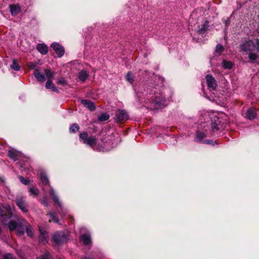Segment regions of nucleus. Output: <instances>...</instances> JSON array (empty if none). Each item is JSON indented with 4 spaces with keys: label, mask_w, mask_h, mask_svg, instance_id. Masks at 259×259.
Returning <instances> with one entry per match:
<instances>
[{
    "label": "nucleus",
    "mask_w": 259,
    "mask_h": 259,
    "mask_svg": "<svg viewBox=\"0 0 259 259\" xmlns=\"http://www.w3.org/2000/svg\"><path fill=\"white\" fill-rule=\"evenodd\" d=\"M50 254L49 252H46L44 254L40 255L39 257H36V259H50Z\"/></svg>",
    "instance_id": "39"
},
{
    "label": "nucleus",
    "mask_w": 259,
    "mask_h": 259,
    "mask_svg": "<svg viewBox=\"0 0 259 259\" xmlns=\"http://www.w3.org/2000/svg\"><path fill=\"white\" fill-rule=\"evenodd\" d=\"M8 156L11 159L16 161L18 160L19 154L18 151L13 150H10L8 151Z\"/></svg>",
    "instance_id": "23"
},
{
    "label": "nucleus",
    "mask_w": 259,
    "mask_h": 259,
    "mask_svg": "<svg viewBox=\"0 0 259 259\" xmlns=\"http://www.w3.org/2000/svg\"><path fill=\"white\" fill-rule=\"evenodd\" d=\"M52 239L56 244H61L66 242L67 236L63 232L57 231L53 236Z\"/></svg>",
    "instance_id": "8"
},
{
    "label": "nucleus",
    "mask_w": 259,
    "mask_h": 259,
    "mask_svg": "<svg viewBox=\"0 0 259 259\" xmlns=\"http://www.w3.org/2000/svg\"><path fill=\"white\" fill-rule=\"evenodd\" d=\"M234 65V64L232 62L227 61L225 60H223L222 62V66L224 69H232Z\"/></svg>",
    "instance_id": "26"
},
{
    "label": "nucleus",
    "mask_w": 259,
    "mask_h": 259,
    "mask_svg": "<svg viewBox=\"0 0 259 259\" xmlns=\"http://www.w3.org/2000/svg\"><path fill=\"white\" fill-rule=\"evenodd\" d=\"M208 21H206L205 23L199 27L198 32L199 34L203 35L205 34L208 30Z\"/></svg>",
    "instance_id": "17"
},
{
    "label": "nucleus",
    "mask_w": 259,
    "mask_h": 259,
    "mask_svg": "<svg viewBox=\"0 0 259 259\" xmlns=\"http://www.w3.org/2000/svg\"><path fill=\"white\" fill-rule=\"evenodd\" d=\"M57 83L58 84H60V85H66L67 84V82L66 80H65L64 79V78L61 77L59 79H58L57 81Z\"/></svg>",
    "instance_id": "42"
},
{
    "label": "nucleus",
    "mask_w": 259,
    "mask_h": 259,
    "mask_svg": "<svg viewBox=\"0 0 259 259\" xmlns=\"http://www.w3.org/2000/svg\"><path fill=\"white\" fill-rule=\"evenodd\" d=\"M9 8L11 14L13 16H16L21 12V8L18 5H10Z\"/></svg>",
    "instance_id": "15"
},
{
    "label": "nucleus",
    "mask_w": 259,
    "mask_h": 259,
    "mask_svg": "<svg viewBox=\"0 0 259 259\" xmlns=\"http://www.w3.org/2000/svg\"><path fill=\"white\" fill-rule=\"evenodd\" d=\"M36 49L42 55H46L48 53V47L45 44H37Z\"/></svg>",
    "instance_id": "16"
},
{
    "label": "nucleus",
    "mask_w": 259,
    "mask_h": 259,
    "mask_svg": "<svg viewBox=\"0 0 259 259\" xmlns=\"http://www.w3.org/2000/svg\"><path fill=\"white\" fill-rule=\"evenodd\" d=\"M39 231L40 232V235L39 236L38 240L39 242L46 243L48 240V233L44 230V228L39 227Z\"/></svg>",
    "instance_id": "13"
},
{
    "label": "nucleus",
    "mask_w": 259,
    "mask_h": 259,
    "mask_svg": "<svg viewBox=\"0 0 259 259\" xmlns=\"http://www.w3.org/2000/svg\"><path fill=\"white\" fill-rule=\"evenodd\" d=\"M51 47L55 51L59 58L62 57L64 53L65 50L64 47L58 42H54L51 44Z\"/></svg>",
    "instance_id": "9"
},
{
    "label": "nucleus",
    "mask_w": 259,
    "mask_h": 259,
    "mask_svg": "<svg viewBox=\"0 0 259 259\" xmlns=\"http://www.w3.org/2000/svg\"><path fill=\"white\" fill-rule=\"evenodd\" d=\"M55 87V84L53 83L52 81L50 79H48L46 83V88L47 89H51L52 90Z\"/></svg>",
    "instance_id": "36"
},
{
    "label": "nucleus",
    "mask_w": 259,
    "mask_h": 259,
    "mask_svg": "<svg viewBox=\"0 0 259 259\" xmlns=\"http://www.w3.org/2000/svg\"><path fill=\"white\" fill-rule=\"evenodd\" d=\"M40 203L45 207H48L49 206L48 199L46 197H44L41 199V200H40Z\"/></svg>",
    "instance_id": "44"
},
{
    "label": "nucleus",
    "mask_w": 259,
    "mask_h": 259,
    "mask_svg": "<svg viewBox=\"0 0 259 259\" xmlns=\"http://www.w3.org/2000/svg\"><path fill=\"white\" fill-rule=\"evenodd\" d=\"M20 223L13 220H10L8 225V227L10 231H16Z\"/></svg>",
    "instance_id": "19"
},
{
    "label": "nucleus",
    "mask_w": 259,
    "mask_h": 259,
    "mask_svg": "<svg viewBox=\"0 0 259 259\" xmlns=\"http://www.w3.org/2000/svg\"><path fill=\"white\" fill-rule=\"evenodd\" d=\"M248 58L250 60V62L252 63L258 58V55L255 53L250 52L248 54Z\"/></svg>",
    "instance_id": "34"
},
{
    "label": "nucleus",
    "mask_w": 259,
    "mask_h": 259,
    "mask_svg": "<svg viewBox=\"0 0 259 259\" xmlns=\"http://www.w3.org/2000/svg\"><path fill=\"white\" fill-rule=\"evenodd\" d=\"M257 116L256 110L254 108H249L246 112V117L249 120L254 119Z\"/></svg>",
    "instance_id": "14"
},
{
    "label": "nucleus",
    "mask_w": 259,
    "mask_h": 259,
    "mask_svg": "<svg viewBox=\"0 0 259 259\" xmlns=\"http://www.w3.org/2000/svg\"><path fill=\"white\" fill-rule=\"evenodd\" d=\"M25 231L26 232L27 236L30 237H32L33 235V232L32 231V228L31 226L28 222H26L25 223Z\"/></svg>",
    "instance_id": "24"
},
{
    "label": "nucleus",
    "mask_w": 259,
    "mask_h": 259,
    "mask_svg": "<svg viewBox=\"0 0 259 259\" xmlns=\"http://www.w3.org/2000/svg\"><path fill=\"white\" fill-rule=\"evenodd\" d=\"M19 179L23 184L25 185H28L29 182V181L28 180V179H26L22 176L19 177Z\"/></svg>",
    "instance_id": "41"
},
{
    "label": "nucleus",
    "mask_w": 259,
    "mask_h": 259,
    "mask_svg": "<svg viewBox=\"0 0 259 259\" xmlns=\"http://www.w3.org/2000/svg\"><path fill=\"white\" fill-rule=\"evenodd\" d=\"M206 80L207 87L212 90H215L218 86L217 81L214 78L211 74H207L206 77Z\"/></svg>",
    "instance_id": "10"
},
{
    "label": "nucleus",
    "mask_w": 259,
    "mask_h": 259,
    "mask_svg": "<svg viewBox=\"0 0 259 259\" xmlns=\"http://www.w3.org/2000/svg\"><path fill=\"white\" fill-rule=\"evenodd\" d=\"M253 41L254 49H255L256 51L259 53V38L254 39Z\"/></svg>",
    "instance_id": "40"
},
{
    "label": "nucleus",
    "mask_w": 259,
    "mask_h": 259,
    "mask_svg": "<svg viewBox=\"0 0 259 259\" xmlns=\"http://www.w3.org/2000/svg\"><path fill=\"white\" fill-rule=\"evenodd\" d=\"M50 194L52 196L54 202L57 204L59 206H61V203L59 202L58 197L54 194L53 190H51L50 192Z\"/></svg>",
    "instance_id": "33"
},
{
    "label": "nucleus",
    "mask_w": 259,
    "mask_h": 259,
    "mask_svg": "<svg viewBox=\"0 0 259 259\" xmlns=\"http://www.w3.org/2000/svg\"><path fill=\"white\" fill-rule=\"evenodd\" d=\"M0 180H2V181H4V180H2L1 178H0Z\"/></svg>",
    "instance_id": "51"
},
{
    "label": "nucleus",
    "mask_w": 259,
    "mask_h": 259,
    "mask_svg": "<svg viewBox=\"0 0 259 259\" xmlns=\"http://www.w3.org/2000/svg\"><path fill=\"white\" fill-rule=\"evenodd\" d=\"M4 259H16L12 254L8 253L4 256Z\"/></svg>",
    "instance_id": "45"
},
{
    "label": "nucleus",
    "mask_w": 259,
    "mask_h": 259,
    "mask_svg": "<svg viewBox=\"0 0 259 259\" xmlns=\"http://www.w3.org/2000/svg\"><path fill=\"white\" fill-rule=\"evenodd\" d=\"M15 203L16 205L23 212L27 213L28 212V205L24 197L17 196L15 199Z\"/></svg>",
    "instance_id": "6"
},
{
    "label": "nucleus",
    "mask_w": 259,
    "mask_h": 259,
    "mask_svg": "<svg viewBox=\"0 0 259 259\" xmlns=\"http://www.w3.org/2000/svg\"><path fill=\"white\" fill-rule=\"evenodd\" d=\"M110 116L107 113H104L98 117V119L100 121H105L109 119Z\"/></svg>",
    "instance_id": "28"
},
{
    "label": "nucleus",
    "mask_w": 259,
    "mask_h": 259,
    "mask_svg": "<svg viewBox=\"0 0 259 259\" xmlns=\"http://www.w3.org/2000/svg\"><path fill=\"white\" fill-rule=\"evenodd\" d=\"M36 66V64L34 63H31L28 65V67L30 69H33Z\"/></svg>",
    "instance_id": "46"
},
{
    "label": "nucleus",
    "mask_w": 259,
    "mask_h": 259,
    "mask_svg": "<svg viewBox=\"0 0 259 259\" xmlns=\"http://www.w3.org/2000/svg\"><path fill=\"white\" fill-rule=\"evenodd\" d=\"M13 214V212L10 205H0V219L3 223L11 219Z\"/></svg>",
    "instance_id": "3"
},
{
    "label": "nucleus",
    "mask_w": 259,
    "mask_h": 259,
    "mask_svg": "<svg viewBox=\"0 0 259 259\" xmlns=\"http://www.w3.org/2000/svg\"><path fill=\"white\" fill-rule=\"evenodd\" d=\"M82 259H91V258H89V257H85L83 258Z\"/></svg>",
    "instance_id": "50"
},
{
    "label": "nucleus",
    "mask_w": 259,
    "mask_h": 259,
    "mask_svg": "<svg viewBox=\"0 0 259 259\" xmlns=\"http://www.w3.org/2000/svg\"><path fill=\"white\" fill-rule=\"evenodd\" d=\"M224 47L221 44H218L215 48V52L217 53L221 54L224 51Z\"/></svg>",
    "instance_id": "37"
},
{
    "label": "nucleus",
    "mask_w": 259,
    "mask_h": 259,
    "mask_svg": "<svg viewBox=\"0 0 259 259\" xmlns=\"http://www.w3.org/2000/svg\"><path fill=\"white\" fill-rule=\"evenodd\" d=\"M224 23L225 24L226 26H228L230 24V21L225 20H224Z\"/></svg>",
    "instance_id": "48"
},
{
    "label": "nucleus",
    "mask_w": 259,
    "mask_h": 259,
    "mask_svg": "<svg viewBox=\"0 0 259 259\" xmlns=\"http://www.w3.org/2000/svg\"><path fill=\"white\" fill-rule=\"evenodd\" d=\"M158 85H156L153 82H148L143 86L144 92H142V96L149 95H155L158 93Z\"/></svg>",
    "instance_id": "5"
},
{
    "label": "nucleus",
    "mask_w": 259,
    "mask_h": 259,
    "mask_svg": "<svg viewBox=\"0 0 259 259\" xmlns=\"http://www.w3.org/2000/svg\"><path fill=\"white\" fill-rule=\"evenodd\" d=\"M33 75L35 78L40 82H44L46 80L45 75L41 74L37 68L35 69Z\"/></svg>",
    "instance_id": "18"
},
{
    "label": "nucleus",
    "mask_w": 259,
    "mask_h": 259,
    "mask_svg": "<svg viewBox=\"0 0 259 259\" xmlns=\"http://www.w3.org/2000/svg\"><path fill=\"white\" fill-rule=\"evenodd\" d=\"M40 180L44 185H47L49 184V180L48 178L47 175L45 173H41Z\"/></svg>",
    "instance_id": "29"
},
{
    "label": "nucleus",
    "mask_w": 259,
    "mask_h": 259,
    "mask_svg": "<svg viewBox=\"0 0 259 259\" xmlns=\"http://www.w3.org/2000/svg\"><path fill=\"white\" fill-rule=\"evenodd\" d=\"M206 137L205 134L201 131H198L196 133L195 141L197 143H200L203 142V139Z\"/></svg>",
    "instance_id": "21"
},
{
    "label": "nucleus",
    "mask_w": 259,
    "mask_h": 259,
    "mask_svg": "<svg viewBox=\"0 0 259 259\" xmlns=\"http://www.w3.org/2000/svg\"><path fill=\"white\" fill-rule=\"evenodd\" d=\"M81 240L85 245H88L92 243L91 236L85 234L81 236Z\"/></svg>",
    "instance_id": "22"
},
{
    "label": "nucleus",
    "mask_w": 259,
    "mask_h": 259,
    "mask_svg": "<svg viewBox=\"0 0 259 259\" xmlns=\"http://www.w3.org/2000/svg\"><path fill=\"white\" fill-rule=\"evenodd\" d=\"M79 141L92 148L97 145V139L95 136H89L87 132H82L79 135Z\"/></svg>",
    "instance_id": "1"
},
{
    "label": "nucleus",
    "mask_w": 259,
    "mask_h": 259,
    "mask_svg": "<svg viewBox=\"0 0 259 259\" xmlns=\"http://www.w3.org/2000/svg\"><path fill=\"white\" fill-rule=\"evenodd\" d=\"M80 103L84 107L89 109L91 111H93L96 110V107L95 104L90 100L81 99Z\"/></svg>",
    "instance_id": "12"
},
{
    "label": "nucleus",
    "mask_w": 259,
    "mask_h": 259,
    "mask_svg": "<svg viewBox=\"0 0 259 259\" xmlns=\"http://www.w3.org/2000/svg\"><path fill=\"white\" fill-rule=\"evenodd\" d=\"M136 96L138 98V101H141V96L139 95V93H136Z\"/></svg>",
    "instance_id": "49"
},
{
    "label": "nucleus",
    "mask_w": 259,
    "mask_h": 259,
    "mask_svg": "<svg viewBox=\"0 0 259 259\" xmlns=\"http://www.w3.org/2000/svg\"><path fill=\"white\" fill-rule=\"evenodd\" d=\"M88 76L89 74L87 71L84 70H82L78 73V78L82 82H84L87 80Z\"/></svg>",
    "instance_id": "25"
},
{
    "label": "nucleus",
    "mask_w": 259,
    "mask_h": 259,
    "mask_svg": "<svg viewBox=\"0 0 259 259\" xmlns=\"http://www.w3.org/2000/svg\"><path fill=\"white\" fill-rule=\"evenodd\" d=\"M45 73L49 79L51 80L54 77V73L50 68L45 69Z\"/></svg>",
    "instance_id": "32"
},
{
    "label": "nucleus",
    "mask_w": 259,
    "mask_h": 259,
    "mask_svg": "<svg viewBox=\"0 0 259 259\" xmlns=\"http://www.w3.org/2000/svg\"><path fill=\"white\" fill-rule=\"evenodd\" d=\"M29 192L30 195L36 196L38 194L39 191L37 189H34L33 188H30L29 189Z\"/></svg>",
    "instance_id": "38"
},
{
    "label": "nucleus",
    "mask_w": 259,
    "mask_h": 259,
    "mask_svg": "<svg viewBox=\"0 0 259 259\" xmlns=\"http://www.w3.org/2000/svg\"><path fill=\"white\" fill-rule=\"evenodd\" d=\"M221 122L220 119L218 117H215L211 120L210 132L211 136L217 138L221 135L222 131L220 127Z\"/></svg>",
    "instance_id": "4"
},
{
    "label": "nucleus",
    "mask_w": 259,
    "mask_h": 259,
    "mask_svg": "<svg viewBox=\"0 0 259 259\" xmlns=\"http://www.w3.org/2000/svg\"><path fill=\"white\" fill-rule=\"evenodd\" d=\"M80 129L79 125L76 123H73L70 125L69 132L71 133H75Z\"/></svg>",
    "instance_id": "27"
},
{
    "label": "nucleus",
    "mask_w": 259,
    "mask_h": 259,
    "mask_svg": "<svg viewBox=\"0 0 259 259\" xmlns=\"http://www.w3.org/2000/svg\"><path fill=\"white\" fill-rule=\"evenodd\" d=\"M126 80L131 84H132L134 82V75L133 73L129 71L127 73L125 76Z\"/></svg>",
    "instance_id": "31"
},
{
    "label": "nucleus",
    "mask_w": 259,
    "mask_h": 259,
    "mask_svg": "<svg viewBox=\"0 0 259 259\" xmlns=\"http://www.w3.org/2000/svg\"><path fill=\"white\" fill-rule=\"evenodd\" d=\"M10 68L15 71H19L20 69V66L18 64L16 59L13 60L12 64L11 65Z\"/></svg>",
    "instance_id": "30"
},
{
    "label": "nucleus",
    "mask_w": 259,
    "mask_h": 259,
    "mask_svg": "<svg viewBox=\"0 0 259 259\" xmlns=\"http://www.w3.org/2000/svg\"><path fill=\"white\" fill-rule=\"evenodd\" d=\"M203 143L206 144H210L214 145L215 144H218L217 141H213L211 140H205L203 141Z\"/></svg>",
    "instance_id": "43"
},
{
    "label": "nucleus",
    "mask_w": 259,
    "mask_h": 259,
    "mask_svg": "<svg viewBox=\"0 0 259 259\" xmlns=\"http://www.w3.org/2000/svg\"><path fill=\"white\" fill-rule=\"evenodd\" d=\"M254 41L251 40L245 41L241 45V49L242 51H252L254 49Z\"/></svg>",
    "instance_id": "11"
},
{
    "label": "nucleus",
    "mask_w": 259,
    "mask_h": 259,
    "mask_svg": "<svg viewBox=\"0 0 259 259\" xmlns=\"http://www.w3.org/2000/svg\"><path fill=\"white\" fill-rule=\"evenodd\" d=\"M52 91L57 93H59V90L56 87Z\"/></svg>",
    "instance_id": "47"
},
{
    "label": "nucleus",
    "mask_w": 259,
    "mask_h": 259,
    "mask_svg": "<svg viewBox=\"0 0 259 259\" xmlns=\"http://www.w3.org/2000/svg\"><path fill=\"white\" fill-rule=\"evenodd\" d=\"M25 224L23 225L22 223L20 222L18 228L16 230V235L18 236H22L25 233Z\"/></svg>",
    "instance_id": "20"
},
{
    "label": "nucleus",
    "mask_w": 259,
    "mask_h": 259,
    "mask_svg": "<svg viewBox=\"0 0 259 259\" xmlns=\"http://www.w3.org/2000/svg\"><path fill=\"white\" fill-rule=\"evenodd\" d=\"M151 104L154 109L162 108L166 105V100L160 94H157L151 97Z\"/></svg>",
    "instance_id": "2"
},
{
    "label": "nucleus",
    "mask_w": 259,
    "mask_h": 259,
    "mask_svg": "<svg viewBox=\"0 0 259 259\" xmlns=\"http://www.w3.org/2000/svg\"><path fill=\"white\" fill-rule=\"evenodd\" d=\"M50 218L52 221L56 223H59V220L58 217L53 212H50L49 213Z\"/></svg>",
    "instance_id": "35"
},
{
    "label": "nucleus",
    "mask_w": 259,
    "mask_h": 259,
    "mask_svg": "<svg viewBox=\"0 0 259 259\" xmlns=\"http://www.w3.org/2000/svg\"><path fill=\"white\" fill-rule=\"evenodd\" d=\"M115 118L117 122L123 123L128 119V114L124 109H118L115 113Z\"/></svg>",
    "instance_id": "7"
}]
</instances>
